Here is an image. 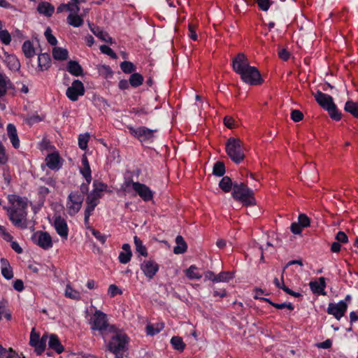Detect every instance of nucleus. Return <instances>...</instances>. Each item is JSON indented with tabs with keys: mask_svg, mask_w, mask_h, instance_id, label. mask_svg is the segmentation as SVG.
<instances>
[{
	"mask_svg": "<svg viewBox=\"0 0 358 358\" xmlns=\"http://www.w3.org/2000/svg\"><path fill=\"white\" fill-rule=\"evenodd\" d=\"M90 324V329L94 334L98 331L99 335L101 336L104 341L110 336V333H115L117 327L113 324H110L108 322L107 315L101 310H95L93 316L91 317Z\"/></svg>",
	"mask_w": 358,
	"mask_h": 358,
	"instance_id": "f257e3e1",
	"label": "nucleus"
},
{
	"mask_svg": "<svg viewBox=\"0 0 358 358\" xmlns=\"http://www.w3.org/2000/svg\"><path fill=\"white\" fill-rule=\"evenodd\" d=\"M231 196L234 200L241 202L243 206H251L256 204L253 190L243 182L235 181Z\"/></svg>",
	"mask_w": 358,
	"mask_h": 358,
	"instance_id": "f03ea898",
	"label": "nucleus"
},
{
	"mask_svg": "<svg viewBox=\"0 0 358 358\" xmlns=\"http://www.w3.org/2000/svg\"><path fill=\"white\" fill-rule=\"evenodd\" d=\"M110 340L108 343V350L115 355V358H124V352L127 350V345L129 338L124 333L117 329L115 333H110Z\"/></svg>",
	"mask_w": 358,
	"mask_h": 358,
	"instance_id": "7ed1b4c3",
	"label": "nucleus"
},
{
	"mask_svg": "<svg viewBox=\"0 0 358 358\" xmlns=\"http://www.w3.org/2000/svg\"><path fill=\"white\" fill-rule=\"evenodd\" d=\"M314 97L317 103L328 112V114L333 120L339 121L341 120L342 113L338 109L331 96L318 90L314 94Z\"/></svg>",
	"mask_w": 358,
	"mask_h": 358,
	"instance_id": "20e7f679",
	"label": "nucleus"
},
{
	"mask_svg": "<svg viewBox=\"0 0 358 358\" xmlns=\"http://www.w3.org/2000/svg\"><path fill=\"white\" fill-rule=\"evenodd\" d=\"M127 128L130 134L138 139L143 145L154 143L156 138L155 133L158 131L157 129H151L144 126L136 128L133 126H127Z\"/></svg>",
	"mask_w": 358,
	"mask_h": 358,
	"instance_id": "39448f33",
	"label": "nucleus"
},
{
	"mask_svg": "<svg viewBox=\"0 0 358 358\" xmlns=\"http://www.w3.org/2000/svg\"><path fill=\"white\" fill-rule=\"evenodd\" d=\"M225 150L232 162L240 164L245 158L243 143L238 138H229L225 146Z\"/></svg>",
	"mask_w": 358,
	"mask_h": 358,
	"instance_id": "423d86ee",
	"label": "nucleus"
},
{
	"mask_svg": "<svg viewBox=\"0 0 358 358\" xmlns=\"http://www.w3.org/2000/svg\"><path fill=\"white\" fill-rule=\"evenodd\" d=\"M239 76L243 83L250 85H260L264 83L259 71L255 66L250 65Z\"/></svg>",
	"mask_w": 358,
	"mask_h": 358,
	"instance_id": "0eeeda50",
	"label": "nucleus"
},
{
	"mask_svg": "<svg viewBox=\"0 0 358 358\" xmlns=\"http://www.w3.org/2000/svg\"><path fill=\"white\" fill-rule=\"evenodd\" d=\"M84 201V196L79 192H71L68 196L67 208L70 215L79 212Z\"/></svg>",
	"mask_w": 358,
	"mask_h": 358,
	"instance_id": "6e6552de",
	"label": "nucleus"
},
{
	"mask_svg": "<svg viewBox=\"0 0 358 358\" xmlns=\"http://www.w3.org/2000/svg\"><path fill=\"white\" fill-rule=\"evenodd\" d=\"M31 240L43 250H49L53 245L52 237L47 231H37L32 235Z\"/></svg>",
	"mask_w": 358,
	"mask_h": 358,
	"instance_id": "1a4fd4ad",
	"label": "nucleus"
},
{
	"mask_svg": "<svg viewBox=\"0 0 358 358\" xmlns=\"http://www.w3.org/2000/svg\"><path fill=\"white\" fill-rule=\"evenodd\" d=\"M85 90L83 83L80 80L73 81L71 86L69 87L66 91V95L68 99L72 101L78 100L79 96L85 94Z\"/></svg>",
	"mask_w": 358,
	"mask_h": 358,
	"instance_id": "9d476101",
	"label": "nucleus"
},
{
	"mask_svg": "<svg viewBox=\"0 0 358 358\" xmlns=\"http://www.w3.org/2000/svg\"><path fill=\"white\" fill-rule=\"evenodd\" d=\"M131 184L133 189L138 194V196L144 201H150L153 199V192L146 185L139 182H134L131 180L127 182V186Z\"/></svg>",
	"mask_w": 358,
	"mask_h": 358,
	"instance_id": "9b49d317",
	"label": "nucleus"
},
{
	"mask_svg": "<svg viewBox=\"0 0 358 358\" xmlns=\"http://www.w3.org/2000/svg\"><path fill=\"white\" fill-rule=\"evenodd\" d=\"M8 201L12 206L7 209V211L13 210L15 212H20L22 213H27V199L22 198L20 196L12 194L9 195Z\"/></svg>",
	"mask_w": 358,
	"mask_h": 358,
	"instance_id": "f8f14e48",
	"label": "nucleus"
},
{
	"mask_svg": "<svg viewBox=\"0 0 358 358\" xmlns=\"http://www.w3.org/2000/svg\"><path fill=\"white\" fill-rule=\"evenodd\" d=\"M52 226L57 234L63 241H66L69 236V227L66 220L61 215H55L52 218Z\"/></svg>",
	"mask_w": 358,
	"mask_h": 358,
	"instance_id": "ddd939ff",
	"label": "nucleus"
},
{
	"mask_svg": "<svg viewBox=\"0 0 358 358\" xmlns=\"http://www.w3.org/2000/svg\"><path fill=\"white\" fill-rule=\"evenodd\" d=\"M348 307V303L344 301H340L338 303H329L327 313L333 315L337 320H340L347 312Z\"/></svg>",
	"mask_w": 358,
	"mask_h": 358,
	"instance_id": "4468645a",
	"label": "nucleus"
},
{
	"mask_svg": "<svg viewBox=\"0 0 358 358\" xmlns=\"http://www.w3.org/2000/svg\"><path fill=\"white\" fill-rule=\"evenodd\" d=\"M141 269L150 280L152 279L159 271V264L152 259L144 260L141 264Z\"/></svg>",
	"mask_w": 358,
	"mask_h": 358,
	"instance_id": "2eb2a0df",
	"label": "nucleus"
},
{
	"mask_svg": "<svg viewBox=\"0 0 358 358\" xmlns=\"http://www.w3.org/2000/svg\"><path fill=\"white\" fill-rule=\"evenodd\" d=\"M9 220L12 224L20 229H24L27 227V213L15 212L13 210L7 211Z\"/></svg>",
	"mask_w": 358,
	"mask_h": 358,
	"instance_id": "dca6fc26",
	"label": "nucleus"
},
{
	"mask_svg": "<svg viewBox=\"0 0 358 358\" xmlns=\"http://www.w3.org/2000/svg\"><path fill=\"white\" fill-rule=\"evenodd\" d=\"M250 66L249 60L242 52L238 53L232 59V68L234 72L240 75L241 73Z\"/></svg>",
	"mask_w": 358,
	"mask_h": 358,
	"instance_id": "f3484780",
	"label": "nucleus"
},
{
	"mask_svg": "<svg viewBox=\"0 0 358 358\" xmlns=\"http://www.w3.org/2000/svg\"><path fill=\"white\" fill-rule=\"evenodd\" d=\"M46 165L50 170H59L62 166V158L58 152L48 154L45 158Z\"/></svg>",
	"mask_w": 358,
	"mask_h": 358,
	"instance_id": "a211bd4d",
	"label": "nucleus"
},
{
	"mask_svg": "<svg viewBox=\"0 0 358 358\" xmlns=\"http://www.w3.org/2000/svg\"><path fill=\"white\" fill-rule=\"evenodd\" d=\"M309 287L313 293L318 295H325L326 292L324 289L326 287L325 279L323 277L319 278V282L311 281L309 283Z\"/></svg>",
	"mask_w": 358,
	"mask_h": 358,
	"instance_id": "6ab92c4d",
	"label": "nucleus"
},
{
	"mask_svg": "<svg viewBox=\"0 0 358 358\" xmlns=\"http://www.w3.org/2000/svg\"><path fill=\"white\" fill-rule=\"evenodd\" d=\"M7 135L14 148L17 149L20 147V139L17 135L16 127L11 123L7 125Z\"/></svg>",
	"mask_w": 358,
	"mask_h": 358,
	"instance_id": "aec40b11",
	"label": "nucleus"
},
{
	"mask_svg": "<svg viewBox=\"0 0 358 358\" xmlns=\"http://www.w3.org/2000/svg\"><path fill=\"white\" fill-rule=\"evenodd\" d=\"M66 70L72 76H82L84 75V71L78 62L70 60L67 62Z\"/></svg>",
	"mask_w": 358,
	"mask_h": 358,
	"instance_id": "412c9836",
	"label": "nucleus"
},
{
	"mask_svg": "<svg viewBox=\"0 0 358 358\" xmlns=\"http://www.w3.org/2000/svg\"><path fill=\"white\" fill-rule=\"evenodd\" d=\"M83 167L80 169V173L85 178V181L91 182L92 181V171L87 157L83 155L81 159Z\"/></svg>",
	"mask_w": 358,
	"mask_h": 358,
	"instance_id": "4be33fe9",
	"label": "nucleus"
},
{
	"mask_svg": "<svg viewBox=\"0 0 358 358\" xmlns=\"http://www.w3.org/2000/svg\"><path fill=\"white\" fill-rule=\"evenodd\" d=\"M48 346L57 354H61L64 348L56 334H51L49 337Z\"/></svg>",
	"mask_w": 358,
	"mask_h": 358,
	"instance_id": "5701e85b",
	"label": "nucleus"
},
{
	"mask_svg": "<svg viewBox=\"0 0 358 358\" xmlns=\"http://www.w3.org/2000/svg\"><path fill=\"white\" fill-rule=\"evenodd\" d=\"M0 262L2 275L6 280L12 279L13 278V272L8 260L5 258H1Z\"/></svg>",
	"mask_w": 358,
	"mask_h": 358,
	"instance_id": "b1692460",
	"label": "nucleus"
},
{
	"mask_svg": "<svg viewBox=\"0 0 358 358\" xmlns=\"http://www.w3.org/2000/svg\"><path fill=\"white\" fill-rule=\"evenodd\" d=\"M92 186L93 189L92 190L91 193L97 196L99 198H102L103 192H106L108 189L107 184L101 181H99V180H94L93 181Z\"/></svg>",
	"mask_w": 358,
	"mask_h": 358,
	"instance_id": "393cba45",
	"label": "nucleus"
},
{
	"mask_svg": "<svg viewBox=\"0 0 358 358\" xmlns=\"http://www.w3.org/2000/svg\"><path fill=\"white\" fill-rule=\"evenodd\" d=\"M38 67L41 71L48 70L51 66V59L48 53H41L38 57Z\"/></svg>",
	"mask_w": 358,
	"mask_h": 358,
	"instance_id": "a878e982",
	"label": "nucleus"
},
{
	"mask_svg": "<svg viewBox=\"0 0 358 358\" xmlns=\"http://www.w3.org/2000/svg\"><path fill=\"white\" fill-rule=\"evenodd\" d=\"M37 11L47 17L52 15L55 7L48 2H41L37 6Z\"/></svg>",
	"mask_w": 358,
	"mask_h": 358,
	"instance_id": "bb28decb",
	"label": "nucleus"
},
{
	"mask_svg": "<svg viewBox=\"0 0 358 358\" xmlns=\"http://www.w3.org/2000/svg\"><path fill=\"white\" fill-rule=\"evenodd\" d=\"M235 181H232L229 176H222V178L219 182L220 188L224 192H229L232 191L234 187Z\"/></svg>",
	"mask_w": 358,
	"mask_h": 358,
	"instance_id": "cd10ccee",
	"label": "nucleus"
},
{
	"mask_svg": "<svg viewBox=\"0 0 358 358\" xmlns=\"http://www.w3.org/2000/svg\"><path fill=\"white\" fill-rule=\"evenodd\" d=\"M52 57L55 60L64 61L69 57V52L66 49L55 47L52 49Z\"/></svg>",
	"mask_w": 358,
	"mask_h": 358,
	"instance_id": "c85d7f7f",
	"label": "nucleus"
},
{
	"mask_svg": "<svg viewBox=\"0 0 358 358\" xmlns=\"http://www.w3.org/2000/svg\"><path fill=\"white\" fill-rule=\"evenodd\" d=\"M78 13H71L67 17V22L74 27H81L84 22L82 16L78 15Z\"/></svg>",
	"mask_w": 358,
	"mask_h": 358,
	"instance_id": "c756f323",
	"label": "nucleus"
},
{
	"mask_svg": "<svg viewBox=\"0 0 358 358\" xmlns=\"http://www.w3.org/2000/svg\"><path fill=\"white\" fill-rule=\"evenodd\" d=\"M176 243L177 245L173 248V252L176 255L183 254L187 248L186 242L182 236H177L176 238Z\"/></svg>",
	"mask_w": 358,
	"mask_h": 358,
	"instance_id": "7c9ffc66",
	"label": "nucleus"
},
{
	"mask_svg": "<svg viewBox=\"0 0 358 358\" xmlns=\"http://www.w3.org/2000/svg\"><path fill=\"white\" fill-rule=\"evenodd\" d=\"M344 110L350 113L354 117L358 118V102L348 100L345 102Z\"/></svg>",
	"mask_w": 358,
	"mask_h": 358,
	"instance_id": "2f4dec72",
	"label": "nucleus"
},
{
	"mask_svg": "<svg viewBox=\"0 0 358 358\" xmlns=\"http://www.w3.org/2000/svg\"><path fill=\"white\" fill-rule=\"evenodd\" d=\"M234 278V274L231 271H222L216 274L215 283L228 282Z\"/></svg>",
	"mask_w": 358,
	"mask_h": 358,
	"instance_id": "473e14b6",
	"label": "nucleus"
},
{
	"mask_svg": "<svg viewBox=\"0 0 358 358\" xmlns=\"http://www.w3.org/2000/svg\"><path fill=\"white\" fill-rule=\"evenodd\" d=\"M47 340L48 336L44 334L41 338H40V339L36 343V345L34 346L35 352L38 355H41L45 351Z\"/></svg>",
	"mask_w": 358,
	"mask_h": 358,
	"instance_id": "72a5a7b5",
	"label": "nucleus"
},
{
	"mask_svg": "<svg viewBox=\"0 0 358 358\" xmlns=\"http://www.w3.org/2000/svg\"><path fill=\"white\" fill-rule=\"evenodd\" d=\"M23 53L27 58H31L35 55V49L30 41H25L22 47Z\"/></svg>",
	"mask_w": 358,
	"mask_h": 358,
	"instance_id": "f704fd0d",
	"label": "nucleus"
},
{
	"mask_svg": "<svg viewBox=\"0 0 358 358\" xmlns=\"http://www.w3.org/2000/svg\"><path fill=\"white\" fill-rule=\"evenodd\" d=\"M171 344L172 345L174 350L182 352L186 344L183 342L182 338L180 336H173L171 339Z\"/></svg>",
	"mask_w": 358,
	"mask_h": 358,
	"instance_id": "c9c22d12",
	"label": "nucleus"
},
{
	"mask_svg": "<svg viewBox=\"0 0 358 358\" xmlns=\"http://www.w3.org/2000/svg\"><path fill=\"white\" fill-rule=\"evenodd\" d=\"M134 240L136 246V252L140 255L147 257L148 255V250L145 246L143 245L142 241L136 236H134Z\"/></svg>",
	"mask_w": 358,
	"mask_h": 358,
	"instance_id": "e433bc0d",
	"label": "nucleus"
},
{
	"mask_svg": "<svg viewBox=\"0 0 358 358\" xmlns=\"http://www.w3.org/2000/svg\"><path fill=\"white\" fill-rule=\"evenodd\" d=\"M284 271L282 273L281 275V279L280 282V285L278 287V288L282 289L286 294H289L290 296H292L294 297L298 298V297H302V294L299 292H296L291 289H289L288 287H287L284 283Z\"/></svg>",
	"mask_w": 358,
	"mask_h": 358,
	"instance_id": "4c0bfd02",
	"label": "nucleus"
},
{
	"mask_svg": "<svg viewBox=\"0 0 358 358\" xmlns=\"http://www.w3.org/2000/svg\"><path fill=\"white\" fill-rule=\"evenodd\" d=\"M129 80L131 87H137L143 84L144 78L139 73H134L130 76Z\"/></svg>",
	"mask_w": 358,
	"mask_h": 358,
	"instance_id": "58836bf2",
	"label": "nucleus"
},
{
	"mask_svg": "<svg viewBox=\"0 0 358 358\" xmlns=\"http://www.w3.org/2000/svg\"><path fill=\"white\" fill-rule=\"evenodd\" d=\"M225 165L223 162L217 161L214 164L213 169V174L214 176L222 177L225 173Z\"/></svg>",
	"mask_w": 358,
	"mask_h": 358,
	"instance_id": "ea45409f",
	"label": "nucleus"
},
{
	"mask_svg": "<svg viewBox=\"0 0 358 358\" xmlns=\"http://www.w3.org/2000/svg\"><path fill=\"white\" fill-rule=\"evenodd\" d=\"M248 4L249 3L247 0H244ZM255 3L257 4V6L259 10L262 11H267L271 5L273 3V1L272 0H255Z\"/></svg>",
	"mask_w": 358,
	"mask_h": 358,
	"instance_id": "a19ab883",
	"label": "nucleus"
},
{
	"mask_svg": "<svg viewBox=\"0 0 358 358\" xmlns=\"http://www.w3.org/2000/svg\"><path fill=\"white\" fill-rule=\"evenodd\" d=\"M65 296L67 298L75 299V300H79L80 299V293L73 289L71 286L67 285L65 290Z\"/></svg>",
	"mask_w": 358,
	"mask_h": 358,
	"instance_id": "79ce46f5",
	"label": "nucleus"
},
{
	"mask_svg": "<svg viewBox=\"0 0 358 358\" xmlns=\"http://www.w3.org/2000/svg\"><path fill=\"white\" fill-rule=\"evenodd\" d=\"M197 267L194 265H192L186 271V275L189 279H200L202 275L199 273L196 272Z\"/></svg>",
	"mask_w": 358,
	"mask_h": 358,
	"instance_id": "37998d69",
	"label": "nucleus"
},
{
	"mask_svg": "<svg viewBox=\"0 0 358 358\" xmlns=\"http://www.w3.org/2000/svg\"><path fill=\"white\" fill-rule=\"evenodd\" d=\"M120 69L124 73H131L136 70V66L131 62L124 61L120 64Z\"/></svg>",
	"mask_w": 358,
	"mask_h": 358,
	"instance_id": "c03bdc74",
	"label": "nucleus"
},
{
	"mask_svg": "<svg viewBox=\"0 0 358 358\" xmlns=\"http://www.w3.org/2000/svg\"><path fill=\"white\" fill-rule=\"evenodd\" d=\"M90 140V134L88 133H85L80 134L78 136V146L79 148L85 150L87 148V143Z\"/></svg>",
	"mask_w": 358,
	"mask_h": 358,
	"instance_id": "a18cd8bd",
	"label": "nucleus"
},
{
	"mask_svg": "<svg viewBox=\"0 0 358 358\" xmlns=\"http://www.w3.org/2000/svg\"><path fill=\"white\" fill-rule=\"evenodd\" d=\"M92 235L102 244H105L108 238L107 235L102 234L99 231L91 228L90 229Z\"/></svg>",
	"mask_w": 358,
	"mask_h": 358,
	"instance_id": "49530a36",
	"label": "nucleus"
},
{
	"mask_svg": "<svg viewBox=\"0 0 358 358\" xmlns=\"http://www.w3.org/2000/svg\"><path fill=\"white\" fill-rule=\"evenodd\" d=\"M45 36L48 41V42L51 45H56L57 44V40L55 36L52 34V29L50 27H48L45 31Z\"/></svg>",
	"mask_w": 358,
	"mask_h": 358,
	"instance_id": "de8ad7c7",
	"label": "nucleus"
},
{
	"mask_svg": "<svg viewBox=\"0 0 358 358\" xmlns=\"http://www.w3.org/2000/svg\"><path fill=\"white\" fill-rule=\"evenodd\" d=\"M0 41L4 45L10 44L11 41V36L8 30L4 29L0 31Z\"/></svg>",
	"mask_w": 358,
	"mask_h": 358,
	"instance_id": "09e8293b",
	"label": "nucleus"
},
{
	"mask_svg": "<svg viewBox=\"0 0 358 358\" xmlns=\"http://www.w3.org/2000/svg\"><path fill=\"white\" fill-rule=\"evenodd\" d=\"M99 49L101 53L108 55L112 59H117V54L109 46L102 45L100 46Z\"/></svg>",
	"mask_w": 358,
	"mask_h": 358,
	"instance_id": "8fccbe9b",
	"label": "nucleus"
},
{
	"mask_svg": "<svg viewBox=\"0 0 358 358\" xmlns=\"http://www.w3.org/2000/svg\"><path fill=\"white\" fill-rule=\"evenodd\" d=\"M90 29L96 36H97L102 41L106 42L108 41V39L106 38V36H108V34L101 30L99 27L96 28H92L90 27Z\"/></svg>",
	"mask_w": 358,
	"mask_h": 358,
	"instance_id": "3c124183",
	"label": "nucleus"
},
{
	"mask_svg": "<svg viewBox=\"0 0 358 358\" xmlns=\"http://www.w3.org/2000/svg\"><path fill=\"white\" fill-rule=\"evenodd\" d=\"M299 224L303 227L306 228L310 226V218L304 213L299 214L298 217V222Z\"/></svg>",
	"mask_w": 358,
	"mask_h": 358,
	"instance_id": "603ef678",
	"label": "nucleus"
},
{
	"mask_svg": "<svg viewBox=\"0 0 358 358\" xmlns=\"http://www.w3.org/2000/svg\"><path fill=\"white\" fill-rule=\"evenodd\" d=\"M131 256V252H120L118 256V259L120 263L125 264L130 262Z\"/></svg>",
	"mask_w": 358,
	"mask_h": 358,
	"instance_id": "864d4df0",
	"label": "nucleus"
},
{
	"mask_svg": "<svg viewBox=\"0 0 358 358\" xmlns=\"http://www.w3.org/2000/svg\"><path fill=\"white\" fill-rule=\"evenodd\" d=\"M290 117L294 122H298L303 119V114L299 110L294 109L292 110Z\"/></svg>",
	"mask_w": 358,
	"mask_h": 358,
	"instance_id": "5fc2aeb1",
	"label": "nucleus"
},
{
	"mask_svg": "<svg viewBox=\"0 0 358 358\" xmlns=\"http://www.w3.org/2000/svg\"><path fill=\"white\" fill-rule=\"evenodd\" d=\"M108 293L110 297H114L118 294H122V290L115 285H110L108 289Z\"/></svg>",
	"mask_w": 358,
	"mask_h": 358,
	"instance_id": "6e6d98bb",
	"label": "nucleus"
},
{
	"mask_svg": "<svg viewBox=\"0 0 358 358\" xmlns=\"http://www.w3.org/2000/svg\"><path fill=\"white\" fill-rule=\"evenodd\" d=\"M40 339V334L39 333L36 332L35 331V329L33 328L31 334H30V340H29V345L32 347L36 345V343L38 342V341Z\"/></svg>",
	"mask_w": 358,
	"mask_h": 358,
	"instance_id": "4d7b16f0",
	"label": "nucleus"
},
{
	"mask_svg": "<svg viewBox=\"0 0 358 358\" xmlns=\"http://www.w3.org/2000/svg\"><path fill=\"white\" fill-rule=\"evenodd\" d=\"M0 358H21L20 356L13 350V348H10L8 350H6L5 353L1 356Z\"/></svg>",
	"mask_w": 358,
	"mask_h": 358,
	"instance_id": "13d9d810",
	"label": "nucleus"
},
{
	"mask_svg": "<svg viewBox=\"0 0 358 358\" xmlns=\"http://www.w3.org/2000/svg\"><path fill=\"white\" fill-rule=\"evenodd\" d=\"M6 93V82L5 76L0 73V96H3Z\"/></svg>",
	"mask_w": 358,
	"mask_h": 358,
	"instance_id": "bf43d9fd",
	"label": "nucleus"
},
{
	"mask_svg": "<svg viewBox=\"0 0 358 358\" xmlns=\"http://www.w3.org/2000/svg\"><path fill=\"white\" fill-rule=\"evenodd\" d=\"M8 162V157L6 154L5 147L3 143L0 141V164L3 165Z\"/></svg>",
	"mask_w": 358,
	"mask_h": 358,
	"instance_id": "052dcab7",
	"label": "nucleus"
},
{
	"mask_svg": "<svg viewBox=\"0 0 358 358\" xmlns=\"http://www.w3.org/2000/svg\"><path fill=\"white\" fill-rule=\"evenodd\" d=\"M336 240L340 243H347L348 242V237L344 231H339L335 237Z\"/></svg>",
	"mask_w": 358,
	"mask_h": 358,
	"instance_id": "680f3d73",
	"label": "nucleus"
},
{
	"mask_svg": "<svg viewBox=\"0 0 358 358\" xmlns=\"http://www.w3.org/2000/svg\"><path fill=\"white\" fill-rule=\"evenodd\" d=\"M303 229L299 222H293L290 226L291 231L296 235L301 234Z\"/></svg>",
	"mask_w": 358,
	"mask_h": 358,
	"instance_id": "e2e57ef3",
	"label": "nucleus"
},
{
	"mask_svg": "<svg viewBox=\"0 0 358 358\" xmlns=\"http://www.w3.org/2000/svg\"><path fill=\"white\" fill-rule=\"evenodd\" d=\"M50 192V189L45 186H39L38 188V194L43 199L48 195Z\"/></svg>",
	"mask_w": 358,
	"mask_h": 358,
	"instance_id": "0e129e2a",
	"label": "nucleus"
},
{
	"mask_svg": "<svg viewBox=\"0 0 358 358\" xmlns=\"http://www.w3.org/2000/svg\"><path fill=\"white\" fill-rule=\"evenodd\" d=\"M100 199L101 198L90 192L86 199V203H96L97 206Z\"/></svg>",
	"mask_w": 358,
	"mask_h": 358,
	"instance_id": "69168bd1",
	"label": "nucleus"
},
{
	"mask_svg": "<svg viewBox=\"0 0 358 358\" xmlns=\"http://www.w3.org/2000/svg\"><path fill=\"white\" fill-rule=\"evenodd\" d=\"M278 57L283 61H287L290 57V53L287 49L282 48L278 51Z\"/></svg>",
	"mask_w": 358,
	"mask_h": 358,
	"instance_id": "338daca9",
	"label": "nucleus"
},
{
	"mask_svg": "<svg viewBox=\"0 0 358 358\" xmlns=\"http://www.w3.org/2000/svg\"><path fill=\"white\" fill-rule=\"evenodd\" d=\"M224 124L227 128L229 129L234 128L236 126L234 119L230 116H226L224 118Z\"/></svg>",
	"mask_w": 358,
	"mask_h": 358,
	"instance_id": "774afa93",
	"label": "nucleus"
}]
</instances>
